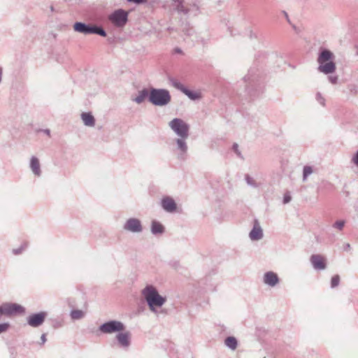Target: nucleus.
I'll return each instance as SVG.
<instances>
[{"instance_id": "nucleus-1", "label": "nucleus", "mask_w": 358, "mask_h": 358, "mask_svg": "<svg viewBox=\"0 0 358 358\" xmlns=\"http://www.w3.org/2000/svg\"><path fill=\"white\" fill-rule=\"evenodd\" d=\"M141 293L152 312H156V308L162 307L166 301V298L161 296L152 285H147Z\"/></svg>"}, {"instance_id": "nucleus-2", "label": "nucleus", "mask_w": 358, "mask_h": 358, "mask_svg": "<svg viewBox=\"0 0 358 358\" xmlns=\"http://www.w3.org/2000/svg\"><path fill=\"white\" fill-rule=\"evenodd\" d=\"M334 54L329 50L323 49L320 51L317 62L319 64L318 71L324 74H331L336 71V64L333 59Z\"/></svg>"}, {"instance_id": "nucleus-3", "label": "nucleus", "mask_w": 358, "mask_h": 358, "mask_svg": "<svg viewBox=\"0 0 358 358\" xmlns=\"http://www.w3.org/2000/svg\"><path fill=\"white\" fill-rule=\"evenodd\" d=\"M171 96L166 89L151 88L149 94V101L155 106H164L171 102Z\"/></svg>"}, {"instance_id": "nucleus-4", "label": "nucleus", "mask_w": 358, "mask_h": 358, "mask_svg": "<svg viewBox=\"0 0 358 358\" xmlns=\"http://www.w3.org/2000/svg\"><path fill=\"white\" fill-rule=\"evenodd\" d=\"M75 31L83 34H98L101 36H106V31L101 27L96 25L87 24L84 22H77L73 24Z\"/></svg>"}, {"instance_id": "nucleus-5", "label": "nucleus", "mask_w": 358, "mask_h": 358, "mask_svg": "<svg viewBox=\"0 0 358 358\" xmlns=\"http://www.w3.org/2000/svg\"><path fill=\"white\" fill-rule=\"evenodd\" d=\"M169 125L180 137L186 138L188 136L189 125L182 119L174 118L169 123Z\"/></svg>"}, {"instance_id": "nucleus-6", "label": "nucleus", "mask_w": 358, "mask_h": 358, "mask_svg": "<svg viewBox=\"0 0 358 358\" xmlns=\"http://www.w3.org/2000/svg\"><path fill=\"white\" fill-rule=\"evenodd\" d=\"M110 22L117 27H124L128 20V13L122 9L115 10L108 16Z\"/></svg>"}, {"instance_id": "nucleus-7", "label": "nucleus", "mask_w": 358, "mask_h": 358, "mask_svg": "<svg viewBox=\"0 0 358 358\" xmlns=\"http://www.w3.org/2000/svg\"><path fill=\"white\" fill-rule=\"evenodd\" d=\"M124 329L122 322L117 320H110L99 326V330L103 334H113Z\"/></svg>"}, {"instance_id": "nucleus-8", "label": "nucleus", "mask_w": 358, "mask_h": 358, "mask_svg": "<svg viewBox=\"0 0 358 358\" xmlns=\"http://www.w3.org/2000/svg\"><path fill=\"white\" fill-rule=\"evenodd\" d=\"M46 316L47 313L44 311L31 314L27 318V324L31 327H38L43 324Z\"/></svg>"}, {"instance_id": "nucleus-9", "label": "nucleus", "mask_w": 358, "mask_h": 358, "mask_svg": "<svg viewBox=\"0 0 358 358\" xmlns=\"http://www.w3.org/2000/svg\"><path fill=\"white\" fill-rule=\"evenodd\" d=\"M123 229L131 233H141L143 231V227L140 220L134 217L129 218L126 221Z\"/></svg>"}, {"instance_id": "nucleus-10", "label": "nucleus", "mask_w": 358, "mask_h": 358, "mask_svg": "<svg viewBox=\"0 0 358 358\" xmlns=\"http://www.w3.org/2000/svg\"><path fill=\"white\" fill-rule=\"evenodd\" d=\"M264 236L263 230L257 219H255L252 230L249 234V237L252 241H259Z\"/></svg>"}, {"instance_id": "nucleus-11", "label": "nucleus", "mask_w": 358, "mask_h": 358, "mask_svg": "<svg viewBox=\"0 0 358 358\" xmlns=\"http://www.w3.org/2000/svg\"><path fill=\"white\" fill-rule=\"evenodd\" d=\"M310 263L315 270H324L327 267L326 260L320 255H313L310 258Z\"/></svg>"}, {"instance_id": "nucleus-12", "label": "nucleus", "mask_w": 358, "mask_h": 358, "mask_svg": "<svg viewBox=\"0 0 358 358\" xmlns=\"http://www.w3.org/2000/svg\"><path fill=\"white\" fill-rule=\"evenodd\" d=\"M173 6L176 10L179 13H182L185 15H187L192 12V10L197 11L199 8L196 5H193L192 8H189L184 5V0H175Z\"/></svg>"}, {"instance_id": "nucleus-13", "label": "nucleus", "mask_w": 358, "mask_h": 358, "mask_svg": "<svg viewBox=\"0 0 358 358\" xmlns=\"http://www.w3.org/2000/svg\"><path fill=\"white\" fill-rule=\"evenodd\" d=\"M161 204L163 209L169 213L175 212L177 208L175 201L170 196L164 197L162 199Z\"/></svg>"}, {"instance_id": "nucleus-14", "label": "nucleus", "mask_w": 358, "mask_h": 358, "mask_svg": "<svg viewBox=\"0 0 358 358\" xmlns=\"http://www.w3.org/2000/svg\"><path fill=\"white\" fill-rule=\"evenodd\" d=\"M263 282L270 287H274L278 283L279 278L275 273L268 271L264 275Z\"/></svg>"}, {"instance_id": "nucleus-15", "label": "nucleus", "mask_w": 358, "mask_h": 358, "mask_svg": "<svg viewBox=\"0 0 358 358\" xmlns=\"http://www.w3.org/2000/svg\"><path fill=\"white\" fill-rule=\"evenodd\" d=\"M116 339L121 347L128 348L130 345V333L120 331L116 336Z\"/></svg>"}, {"instance_id": "nucleus-16", "label": "nucleus", "mask_w": 358, "mask_h": 358, "mask_svg": "<svg viewBox=\"0 0 358 358\" xmlns=\"http://www.w3.org/2000/svg\"><path fill=\"white\" fill-rule=\"evenodd\" d=\"M81 120L87 127H93L95 125V119L90 113H83L80 115Z\"/></svg>"}, {"instance_id": "nucleus-17", "label": "nucleus", "mask_w": 358, "mask_h": 358, "mask_svg": "<svg viewBox=\"0 0 358 358\" xmlns=\"http://www.w3.org/2000/svg\"><path fill=\"white\" fill-rule=\"evenodd\" d=\"M30 169L33 173L36 176H40L41 174V164L39 162L38 158H31Z\"/></svg>"}, {"instance_id": "nucleus-18", "label": "nucleus", "mask_w": 358, "mask_h": 358, "mask_svg": "<svg viewBox=\"0 0 358 358\" xmlns=\"http://www.w3.org/2000/svg\"><path fill=\"white\" fill-rule=\"evenodd\" d=\"M150 91L148 89H143L138 92L137 96L132 98V101L138 104L142 103L147 98L149 99Z\"/></svg>"}, {"instance_id": "nucleus-19", "label": "nucleus", "mask_w": 358, "mask_h": 358, "mask_svg": "<svg viewBox=\"0 0 358 358\" xmlns=\"http://www.w3.org/2000/svg\"><path fill=\"white\" fill-rule=\"evenodd\" d=\"M164 231V226L157 221H152L151 224V232L154 235L162 234Z\"/></svg>"}, {"instance_id": "nucleus-20", "label": "nucleus", "mask_w": 358, "mask_h": 358, "mask_svg": "<svg viewBox=\"0 0 358 358\" xmlns=\"http://www.w3.org/2000/svg\"><path fill=\"white\" fill-rule=\"evenodd\" d=\"M225 345L229 349L234 350L236 349L238 345L237 339L234 336H228L224 340Z\"/></svg>"}, {"instance_id": "nucleus-21", "label": "nucleus", "mask_w": 358, "mask_h": 358, "mask_svg": "<svg viewBox=\"0 0 358 358\" xmlns=\"http://www.w3.org/2000/svg\"><path fill=\"white\" fill-rule=\"evenodd\" d=\"M169 82L173 87L180 90L182 93H184V92L187 89V87L184 85H182L178 80L176 78H170Z\"/></svg>"}, {"instance_id": "nucleus-22", "label": "nucleus", "mask_w": 358, "mask_h": 358, "mask_svg": "<svg viewBox=\"0 0 358 358\" xmlns=\"http://www.w3.org/2000/svg\"><path fill=\"white\" fill-rule=\"evenodd\" d=\"M70 316L72 320H80L85 316V312L81 310H73L71 311Z\"/></svg>"}, {"instance_id": "nucleus-23", "label": "nucleus", "mask_w": 358, "mask_h": 358, "mask_svg": "<svg viewBox=\"0 0 358 358\" xmlns=\"http://www.w3.org/2000/svg\"><path fill=\"white\" fill-rule=\"evenodd\" d=\"M184 94L188 96L191 100L195 101L201 99V94L196 92H193L187 88L184 92Z\"/></svg>"}, {"instance_id": "nucleus-24", "label": "nucleus", "mask_w": 358, "mask_h": 358, "mask_svg": "<svg viewBox=\"0 0 358 358\" xmlns=\"http://www.w3.org/2000/svg\"><path fill=\"white\" fill-rule=\"evenodd\" d=\"M313 172V167L310 166H304L303 169V181H306L307 178Z\"/></svg>"}, {"instance_id": "nucleus-25", "label": "nucleus", "mask_w": 358, "mask_h": 358, "mask_svg": "<svg viewBox=\"0 0 358 358\" xmlns=\"http://www.w3.org/2000/svg\"><path fill=\"white\" fill-rule=\"evenodd\" d=\"M184 139L185 138H182L177 140L178 148L182 151L183 154L186 152L187 149L186 143Z\"/></svg>"}, {"instance_id": "nucleus-26", "label": "nucleus", "mask_w": 358, "mask_h": 358, "mask_svg": "<svg viewBox=\"0 0 358 358\" xmlns=\"http://www.w3.org/2000/svg\"><path fill=\"white\" fill-rule=\"evenodd\" d=\"M245 180L247 182V184L249 185V186H251L252 187H259V184L250 176H249L248 174H246L245 176Z\"/></svg>"}, {"instance_id": "nucleus-27", "label": "nucleus", "mask_w": 358, "mask_h": 358, "mask_svg": "<svg viewBox=\"0 0 358 358\" xmlns=\"http://www.w3.org/2000/svg\"><path fill=\"white\" fill-rule=\"evenodd\" d=\"M340 283V276L338 275H334L331 279V287L335 288L338 286Z\"/></svg>"}, {"instance_id": "nucleus-28", "label": "nucleus", "mask_w": 358, "mask_h": 358, "mask_svg": "<svg viewBox=\"0 0 358 358\" xmlns=\"http://www.w3.org/2000/svg\"><path fill=\"white\" fill-rule=\"evenodd\" d=\"M27 247V243H24L22 244L20 248H16V249H13V253L15 255H20L22 252V251H24L25 250V248Z\"/></svg>"}, {"instance_id": "nucleus-29", "label": "nucleus", "mask_w": 358, "mask_h": 358, "mask_svg": "<svg viewBox=\"0 0 358 358\" xmlns=\"http://www.w3.org/2000/svg\"><path fill=\"white\" fill-rule=\"evenodd\" d=\"M10 327V325L8 322L0 323V334L6 332Z\"/></svg>"}, {"instance_id": "nucleus-30", "label": "nucleus", "mask_w": 358, "mask_h": 358, "mask_svg": "<svg viewBox=\"0 0 358 358\" xmlns=\"http://www.w3.org/2000/svg\"><path fill=\"white\" fill-rule=\"evenodd\" d=\"M345 225V221L344 220H338L335 222V223L333 224V227L334 228L338 229V230L341 231Z\"/></svg>"}, {"instance_id": "nucleus-31", "label": "nucleus", "mask_w": 358, "mask_h": 358, "mask_svg": "<svg viewBox=\"0 0 358 358\" xmlns=\"http://www.w3.org/2000/svg\"><path fill=\"white\" fill-rule=\"evenodd\" d=\"M291 200H292V196H291L290 192H286L283 196V201H282L283 203L287 204V203H289L291 201Z\"/></svg>"}, {"instance_id": "nucleus-32", "label": "nucleus", "mask_w": 358, "mask_h": 358, "mask_svg": "<svg viewBox=\"0 0 358 358\" xmlns=\"http://www.w3.org/2000/svg\"><path fill=\"white\" fill-rule=\"evenodd\" d=\"M316 99L317 101L322 106H324L325 105V99L322 96L321 93L320 92H317L316 94Z\"/></svg>"}, {"instance_id": "nucleus-33", "label": "nucleus", "mask_w": 358, "mask_h": 358, "mask_svg": "<svg viewBox=\"0 0 358 358\" xmlns=\"http://www.w3.org/2000/svg\"><path fill=\"white\" fill-rule=\"evenodd\" d=\"M329 81L332 84H336L338 82V76H329L328 77Z\"/></svg>"}, {"instance_id": "nucleus-34", "label": "nucleus", "mask_w": 358, "mask_h": 358, "mask_svg": "<svg viewBox=\"0 0 358 358\" xmlns=\"http://www.w3.org/2000/svg\"><path fill=\"white\" fill-rule=\"evenodd\" d=\"M232 149L236 155H241V152L238 149V145L237 143H234L233 145Z\"/></svg>"}, {"instance_id": "nucleus-35", "label": "nucleus", "mask_w": 358, "mask_h": 358, "mask_svg": "<svg viewBox=\"0 0 358 358\" xmlns=\"http://www.w3.org/2000/svg\"><path fill=\"white\" fill-rule=\"evenodd\" d=\"M128 2L134 3L136 4H141L145 1V0H127Z\"/></svg>"}, {"instance_id": "nucleus-36", "label": "nucleus", "mask_w": 358, "mask_h": 358, "mask_svg": "<svg viewBox=\"0 0 358 358\" xmlns=\"http://www.w3.org/2000/svg\"><path fill=\"white\" fill-rule=\"evenodd\" d=\"M41 343H40L41 345H44V343L46 342V334H43L41 336Z\"/></svg>"}, {"instance_id": "nucleus-37", "label": "nucleus", "mask_w": 358, "mask_h": 358, "mask_svg": "<svg viewBox=\"0 0 358 358\" xmlns=\"http://www.w3.org/2000/svg\"><path fill=\"white\" fill-rule=\"evenodd\" d=\"M352 161L358 167V158H352Z\"/></svg>"}, {"instance_id": "nucleus-38", "label": "nucleus", "mask_w": 358, "mask_h": 358, "mask_svg": "<svg viewBox=\"0 0 358 358\" xmlns=\"http://www.w3.org/2000/svg\"><path fill=\"white\" fill-rule=\"evenodd\" d=\"M350 248V245L349 243H346L345 245L344 249L347 250H349Z\"/></svg>"}, {"instance_id": "nucleus-39", "label": "nucleus", "mask_w": 358, "mask_h": 358, "mask_svg": "<svg viewBox=\"0 0 358 358\" xmlns=\"http://www.w3.org/2000/svg\"><path fill=\"white\" fill-rule=\"evenodd\" d=\"M185 31H186V34H187V35H191V34H192V29H187Z\"/></svg>"}, {"instance_id": "nucleus-40", "label": "nucleus", "mask_w": 358, "mask_h": 358, "mask_svg": "<svg viewBox=\"0 0 358 358\" xmlns=\"http://www.w3.org/2000/svg\"><path fill=\"white\" fill-rule=\"evenodd\" d=\"M283 13H284V15H285V17H286L287 20L288 22H289V17H288V15H287V12L283 11Z\"/></svg>"}, {"instance_id": "nucleus-41", "label": "nucleus", "mask_w": 358, "mask_h": 358, "mask_svg": "<svg viewBox=\"0 0 358 358\" xmlns=\"http://www.w3.org/2000/svg\"><path fill=\"white\" fill-rule=\"evenodd\" d=\"M2 74H3L2 68L0 66V83L1 82Z\"/></svg>"}, {"instance_id": "nucleus-42", "label": "nucleus", "mask_w": 358, "mask_h": 358, "mask_svg": "<svg viewBox=\"0 0 358 358\" xmlns=\"http://www.w3.org/2000/svg\"><path fill=\"white\" fill-rule=\"evenodd\" d=\"M353 157H358V150H357V152L354 155Z\"/></svg>"}, {"instance_id": "nucleus-43", "label": "nucleus", "mask_w": 358, "mask_h": 358, "mask_svg": "<svg viewBox=\"0 0 358 358\" xmlns=\"http://www.w3.org/2000/svg\"><path fill=\"white\" fill-rule=\"evenodd\" d=\"M45 132L47 134H50V131L48 129L45 130Z\"/></svg>"}, {"instance_id": "nucleus-44", "label": "nucleus", "mask_w": 358, "mask_h": 358, "mask_svg": "<svg viewBox=\"0 0 358 358\" xmlns=\"http://www.w3.org/2000/svg\"><path fill=\"white\" fill-rule=\"evenodd\" d=\"M181 52V50H179V49H178V50H177V52Z\"/></svg>"}]
</instances>
